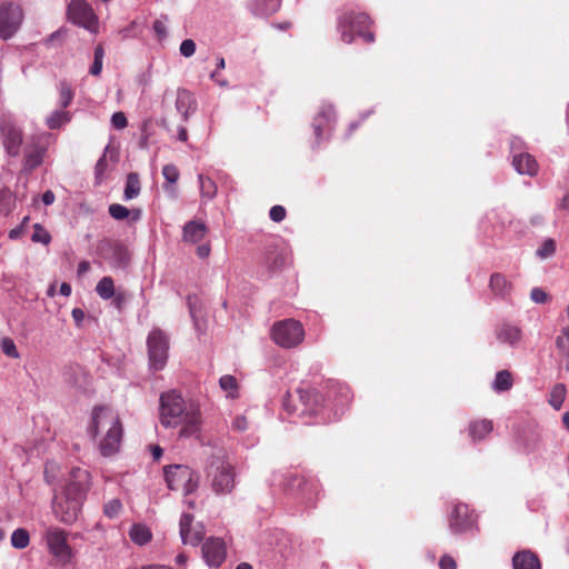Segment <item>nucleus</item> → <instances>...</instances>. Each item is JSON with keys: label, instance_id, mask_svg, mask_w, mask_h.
Here are the masks:
<instances>
[{"label": "nucleus", "instance_id": "ea45409f", "mask_svg": "<svg viewBox=\"0 0 569 569\" xmlns=\"http://www.w3.org/2000/svg\"><path fill=\"white\" fill-rule=\"evenodd\" d=\"M556 252V241L551 238L546 239L541 247L537 250V256L541 259L549 258Z\"/></svg>", "mask_w": 569, "mask_h": 569}, {"label": "nucleus", "instance_id": "aec40b11", "mask_svg": "<svg viewBox=\"0 0 569 569\" xmlns=\"http://www.w3.org/2000/svg\"><path fill=\"white\" fill-rule=\"evenodd\" d=\"M513 569H541L538 556L531 550H521L512 557Z\"/></svg>", "mask_w": 569, "mask_h": 569}, {"label": "nucleus", "instance_id": "f03ea898", "mask_svg": "<svg viewBox=\"0 0 569 569\" xmlns=\"http://www.w3.org/2000/svg\"><path fill=\"white\" fill-rule=\"evenodd\" d=\"M88 432L93 439L100 436L99 451L103 457L117 453L123 438V426L118 411L107 405L96 406Z\"/></svg>", "mask_w": 569, "mask_h": 569}, {"label": "nucleus", "instance_id": "4d7b16f0", "mask_svg": "<svg viewBox=\"0 0 569 569\" xmlns=\"http://www.w3.org/2000/svg\"><path fill=\"white\" fill-rule=\"evenodd\" d=\"M107 167H108V163L106 160V156H103L98 160L96 168H94L97 179L102 178L104 171L107 170Z\"/></svg>", "mask_w": 569, "mask_h": 569}, {"label": "nucleus", "instance_id": "6ab92c4d", "mask_svg": "<svg viewBox=\"0 0 569 569\" xmlns=\"http://www.w3.org/2000/svg\"><path fill=\"white\" fill-rule=\"evenodd\" d=\"M315 487L305 476L298 473H288L284 477L283 489L287 491L307 495Z\"/></svg>", "mask_w": 569, "mask_h": 569}, {"label": "nucleus", "instance_id": "09e8293b", "mask_svg": "<svg viewBox=\"0 0 569 569\" xmlns=\"http://www.w3.org/2000/svg\"><path fill=\"white\" fill-rule=\"evenodd\" d=\"M196 52V42L192 39H186L180 44V53L189 58L193 56Z\"/></svg>", "mask_w": 569, "mask_h": 569}, {"label": "nucleus", "instance_id": "f257e3e1", "mask_svg": "<svg viewBox=\"0 0 569 569\" xmlns=\"http://www.w3.org/2000/svg\"><path fill=\"white\" fill-rule=\"evenodd\" d=\"M159 420L166 428L180 427L179 436L189 438L200 431L201 411L197 403L187 401L177 390H169L160 395Z\"/></svg>", "mask_w": 569, "mask_h": 569}, {"label": "nucleus", "instance_id": "774afa93", "mask_svg": "<svg viewBox=\"0 0 569 569\" xmlns=\"http://www.w3.org/2000/svg\"><path fill=\"white\" fill-rule=\"evenodd\" d=\"M162 449L159 446L151 447V453L156 460H158L162 456Z\"/></svg>", "mask_w": 569, "mask_h": 569}, {"label": "nucleus", "instance_id": "bf43d9fd", "mask_svg": "<svg viewBox=\"0 0 569 569\" xmlns=\"http://www.w3.org/2000/svg\"><path fill=\"white\" fill-rule=\"evenodd\" d=\"M153 30L154 32L157 33V36L161 39V38H164L167 36V27L166 24L160 21V20H156L153 22Z\"/></svg>", "mask_w": 569, "mask_h": 569}, {"label": "nucleus", "instance_id": "a18cd8bd", "mask_svg": "<svg viewBox=\"0 0 569 569\" xmlns=\"http://www.w3.org/2000/svg\"><path fill=\"white\" fill-rule=\"evenodd\" d=\"M122 509V503L119 499H112L104 505V515L109 518L117 517Z\"/></svg>", "mask_w": 569, "mask_h": 569}, {"label": "nucleus", "instance_id": "dca6fc26", "mask_svg": "<svg viewBox=\"0 0 569 569\" xmlns=\"http://www.w3.org/2000/svg\"><path fill=\"white\" fill-rule=\"evenodd\" d=\"M201 552L209 567L218 568L226 560L227 547L222 539L210 537L203 542Z\"/></svg>", "mask_w": 569, "mask_h": 569}, {"label": "nucleus", "instance_id": "ddd939ff", "mask_svg": "<svg viewBox=\"0 0 569 569\" xmlns=\"http://www.w3.org/2000/svg\"><path fill=\"white\" fill-rule=\"evenodd\" d=\"M48 151V140L43 136L32 137L24 147L23 168L32 171L42 164Z\"/></svg>", "mask_w": 569, "mask_h": 569}, {"label": "nucleus", "instance_id": "58836bf2", "mask_svg": "<svg viewBox=\"0 0 569 569\" xmlns=\"http://www.w3.org/2000/svg\"><path fill=\"white\" fill-rule=\"evenodd\" d=\"M104 49L102 44H98L94 49V59L92 66L90 67V74L97 77L101 73Z\"/></svg>", "mask_w": 569, "mask_h": 569}, {"label": "nucleus", "instance_id": "603ef678", "mask_svg": "<svg viewBox=\"0 0 569 569\" xmlns=\"http://www.w3.org/2000/svg\"><path fill=\"white\" fill-rule=\"evenodd\" d=\"M530 298L536 303H546L549 299V296L545 290L540 288H533L530 292Z\"/></svg>", "mask_w": 569, "mask_h": 569}, {"label": "nucleus", "instance_id": "423d86ee", "mask_svg": "<svg viewBox=\"0 0 569 569\" xmlns=\"http://www.w3.org/2000/svg\"><path fill=\"white\" fill-rule=\"evenodd\" d=\"M164 477L171 490H181L184 495H189L198 488V475L188 466H168L164 468Z\"/></svg>", "mask_w": 569, "mask_h": 569}, {"label": "nucleus", "instance_id": "4468645a", "mask_svg": "<svg viewBox=\"0 0 569 569\" xmlns=\"http://www.w3.org/2000/svg\"><path fill=\"white\" fill-rule=\"evenodd\" d=\"M91 486V475L87 469L74 467L69 473L68 482L62 492L86 499Z\"/></svg>", "mask_w": 569, "mask_h": 569}, {"label": "nucleus", "instance_id": "a211bd4d", "mask_svg": "<svg viewBox=\"0 0 569 569\" xmlns=\"http://www.w3.org/2000/svg\"><path fill=\"white\" fill-rule=\"evenodd\" d=\"M472 525L473 519L469 507L463 503L456 505L449 518V527L451 531L455 533L463 532L469 530Z\"/></svg>", "mask_w": 569, "mask_h": 569}, {"label": "nucleus", "instance_id": "37998d69", "mask_svg": "<svg viewBox=\"0 0 569 569\" xmlns=\"http://www.w3.org/2000/svg\"><path fill=\"white\" fill-rule=\"evenodd\" d=\"M109 213L110 216L116 220H123L129 217L130 211L128 208H126L122 204L119 203H112L109 207Z\"/></svg>", "mask_w": 569, "mask_h": 569}, {"label": "nucleus", "instance_id": "e433bc0d", "mask_svg": "<svg viewBox=\"0 0 569 569\" xmlns=\"http://www.w3.org/2000/svg\"><path fill=\"white\" fill-rule=\"evenodd\" d=\"M60 106L62 109L67 108L73 100L74 92L72 87L67 81H61L59 84Z\"/></svg>", "mask_w": 569, "mask_h": 569}, {"label": "nucleus", "instance_id": "de8ad7c7", "mask_svg": "<svg viewBox=\"0 0 569 569\" xmlns=\"http://www.w3.org/2000/svg\"><path fill=\"white\" fill-rule=\"evenodd\" d=\"M13 201V197L8 190H1L0 191V206L2 207L1 210L6 213H9L11 211V203Z\"/></svg>", "mask_w": 569, "mask_h": 569}, {"label": "nucleus", "instance_id": "cd10ccee", "mask_svg": "<svg viewBox=\"0 0 569 569\" xmlns=\"http://www.w3.org/2000/svg\"><path fill=\"white\" fill-rule=\"evenodd\" d=\"M512 375L508 370H500L497 372L492 388L498 392L508 391L512 388Z\"/></svg>", "mask_w": 569, "mask_h": 569}, {"label": "nucleus", "instance_id": "a878e982", "mask_svg": "<svg viewBox=\"0 0 569 569\" xmlns=\"http://www.w3.org/2000/svg\"><path fill=\"white\" fill-rule=\"evenodd\" d=\"M497 339L500 342L508 343V345H515L517 343L521 338V331L519 328L510 325H502L500 326L497 331Z\"/></svg>", "mask_w": 569, "mask_h": 569}, {"label": "nucleus", "instance_id": "7c9ffc66", "mask_svg": "<svg viewBox=\"0 0 569 569\" xmlns=\"http://www.w3.org/2000/svg\"><path fill=\"white\" fill-rule=\"evenodd\" d=\"M140 192V180L139 174L131 172L127 177L124 198L127 200L136 198Z\"/></svg>", "mask_w": 569, "mask_h": 569}, {"label": "nucleus", "instance_id": "bb28decb", "mask_svg": "<svg viewBox=\"0 0 569 569\" xmlns=\"http://www.w3.org/2000/svg\"><path fill=\"white\" fill-rule=\"evenodd\" d=\"M333 118V110L331 108L321 110L317 117L315 118V121L312 123L315 134L318 141L322 138V131L323 127L329 124L331 119Z\"/></svg>", "mask_w": 569, "mask_h": 569}, {"label": "nucleus", "instance_id": "39448f33", "mask_svg": "<svg viewBox=\"0 0 569 569\" xmlns=\"http://www.w3.org/2000/svg\"><path fill=\"white\" fill-rule=\"evenodd\" d=\"M320 405L319 395L311 389L299 388L295 393L288 392L283 400V408L290 415L299 417L311 416L317 412Z\"/></svg>", "mask_w": 569, "mask_h": 569}, {"label": "nucleus", "instance_id": "79ce46f5", "mask_svg": "<svg viewBox=\"0 0 569 569\" xmlns=\"http://www.w3.org/2000/svg\"><path fill=\"white\" fill-rule=\"evenodd\" d=\"M162 174H163L166 181L170 184L176 183L180 177V172L174 164H166L162 168Z\"/></svg>", "mask_w": 569, "mask_h": 569}, {"label": "nucleus", "instance_id": "680f3d73", "mask_svg": "<svg viewBox=\"0 0 569 569\" xmlns=\"http://www.w3.org/2000/svg\"><path fill=\"white\" fill-rule=\"evenodd\" d=\"M56 196L51 190H47L42 194V201L46 206L52 204L54 202Z\"/></svg>", "mask_w": 569, "mask_h": 569}, {"label": "nucleus", "instance_id": "f8f14e48", "mask_svg": "<svg viewBox=\"0 0 569 569\" xmlns=\"http://www.w3.org/2000/svg\"><path fill=\"white\" fill-rule=\"evenodd\" d=\"M0 133L7 153L11 157H18L23 141L22 129L10 119L1 118Z\"/></svg>", "mask_w": 569, "mask_h": 569}, {"label": "nucleus", "instance_id": "c03bdc74", "mask_svg": "<svg viewBox=\"0 0 569 569\" xmlns=\"http://www.w3.org/2000/svg\"><path fill=\"white\" fill-rule=\"evenodd\" d=\"M1 349H2V352L10 358L18 359L20 357L14 341L10 338H4L2 340Z\"/></svg>", "mask_w": 569, "mask_h": 569}, {"label": "nucleus", "instance_id": "6e6552de", "mask_svg": "<svg viewBox=\"0 0 569 569\" xmlns=\"http://www.w3.org/2000/svg\"><path fill=\"white\" fill-rule=\"evenodd\" d=\"M148 359L150 369L153 371L162 370L168 360L169 338L160 329L154 328L147 338Z\"/></svg>", "mask_w": 569, "mask_h": 569}, {"label": "nucleus", "instance_id": "473e14b6", "mask_svg": "<svg viewBox=\"0 0 569 569\" xmlns=\"http://www.w3.org/2000/svg\"><path fill=\"white\" fill-rule=\"evenodd\" d=\"M30 543V535L24 528L16 529L11 535V545L17 549H24Z\"/></svg>", "mask_w": 569, "mask_h": 569}, {"label": "nucleus", "instance_id": "13d9d810", "mask_svg": "<svg viewBox=\"0 0 569 569\" xmlns=\"http://www.w3.org/2000/svg\"><path fill=\"white\" fill-rule=\"evenodd\" d=\"M71 316L73 318V321L77 327H81L82 321L86 318V313L81 308H74L71 312Z\"/></svg>", "mask_w": 569, "mask_h": 569}, {"label": "nucleus", "instance_id": "0eeeda50", "mask_svg": "<svg viewBox=\"0 0 569 569\" xmlns=\"http://www.w3.org/2000/svg\"><path fill=\"white\" fill-rule=\"evenodd\" d=\"M273 341L282 348H295L300 345L305 337L302 325L293 319H286L276 322L271 329Z\"/></svg>", "mask_w": 569, "mask_h": 569}, {"label": "nucleus", "instance_id": "4c0bfd02", "mask_svg": "<svg viewBox=\"0 0 569 569\" xmlns=\"http://www.w3.org/2000/svg\"><path fill=\"white\" fill-rule=\"evenodd\" d=\"M31 240L48 246L51 242V234L40 223H36L33 224Z\"/></svg>", "mask_w": 569, "mask_h": 569}, {"label": "nucleus", "instance_id": "864d4df0", "mask_svg": "<svg viewBox=\"0 0 569 569\" xmlns=\"http://www.w3.org/2000/svg\"><path fill=\"white\" fill-rule=\"evenodd\" d=\"M439 568L440 569H457L456 560L451 556L445 555L440 558Z\"/></svg>", "mask_w": 569, "mask_h": 569}, {"label": "nucleus", "instance_id": "2f4dec72", "mask_svg": "<svg viewBox=\"0 0 569 569\" xmlns=\"http://www.w3.org/2000/svg\"><path fill=\"white\" fill-rule=\"evenodd\" d=\"M71 120V116L68 111H54L50 117L47 119V126L49 129H59L63 124L68 123Z\"/></svg>", "mask_w": 569, "mask_h": 569}, {"label": "nucleus", "instance_id": "2eb2a0df", "mask_svg": "<svg viewBox=\"0 0 569 569\" xmlns=\"http://www.w3.org/2000/svg\"><path fill=\"white\" fill-rule=\"evenodd\" d=\"M67 537V532L59 528H51L46 533L50 552L63 562L71 558V548L68 545Z\"/></svg>", "mask_w": 569, "mask_h": 569}, {"label": "nucleus", "instance_id": "7ed1b4c3", "mask_svg": "<svg viewBox=\"0 0 569 569\" xmlns=\"http://www.w3.org/2000/svg\"><path fill=\"white\" fill-rule=\"evenodd\" d=\"M206 479L216 495L222 496L232 492L236 486V467L224 452L219 451L209 458Z\"/></svg>", "mask_w": 569, "mask_h": 569}, {"label": "nucleus", "instance_id": "b1692460", "mask_svg": "<svg viewBox=\"0 0 569 569\" xmlns=\"http://www.w3.org/2000/svg\"><path fill=\"white\" fill-rule=\"evenodd\" d=\"M493 429V423L489 419L471 421L469 425V435L473 441L485 439Z\"/></svg>", "mask_w": 569, "mask_h": 569}, {"label": "nucleus", "instance_id": "c85d7f7f", "mask_svg": "<svg viewBox=\"0 0 569 569\" xmlns=\"http://www.w3.org/2000/svg\"><path fill=\"white\" fill-rule=\"evenodd\" d=\"M131 540L140 546L146 545L151 539V532L143 525H133L129 531Z\"/></svg>", "mask_w": 569, "mask_h": 569}, {"label": "nucleus", "instance_id": "a19ab883", "mask_svg": "<svg viewBox=\"0 0 569 569\" xmlns=\"http://www.w3.org/2000/svg\"><path fill=\"white\" fill-rule=\"evenodd\" d=\"M284 260L286 258L281 253L270 252L266 257L264 263L270 270H277L284 264Z\"/></svg>", "mask_w": 569, "mask_h": 569}, {"label": "nucleus", "instance_id": "0e129e2a", "mask_svg": "<svg viewBox=\"0 0 569 569\" xmlns=\"http://www.w3.org/2000/svg\"><path fill=\"white\" fill-rule=\"evenodd\" d=\"M22 232H23V228H22V226H19L17 228L10 230L9 238L13 239V240L18 239L21 236Z\"/></svg>", "mask_w": 569, "mask_h": 569}, {"label": "nucleus", "instance_id": "052dcab7", "mask_svg": "<svg viewBox=\"0 0 569 569\" xmlns=\"http://www.w3.org/2000/svg\"><path fill=\"white\" fill-rule=\"evenodd\" d=\"M211 248L209 243L201 244L197 248V256L201 259H206L210 256Z\"/></svg>", "mask_w": 569, "mask_h": 569}, {"label": "nucleus", "instance_id": "c9c22d12", "mask_svg": "<svg viewBox=\"0 0 569 569\" xmlns=\"http://www.w3.org/2000/svg\"><path fill=\"white\" fill-rule=\"evenodd\" d=\"M219 385L223 391L228 393L230 398L238 397V381L231 375H224L219 379Z\"/></svg>", "mask_w": 569, "mask_h": 569}, {"label": "nucleus", "instance_id": "9d476101", "mask_svg": "<svg viewBox=\"0 0 569 569\" xmlns=\"http://www.w3.org/2000/svg\"><path fill=\"white\" fill-rule=\"evenodd\" d=\"M23 19L22 9L12 2L0 4V38L8 40L14 36Z\"/></svg>", "mask_w": 569, "mask_h": 569}, {"label": "nucleus", "instance_id": "c756f323", "mask_svg": "<svg viewBox=\"0 0 569 569\" xmlns=\"http://www.w3.org/2000/svg\"><path fill=\"white\" fill-rule=\"evenodd\" d=\"M200 183V193L203 199L211 200L217 194V184L216 182L203 174H199L198 177Z\"/></svg>", "mask_w": 569, "mask_h": 569}, {"label": "nucleus", "instance_id": "20e7f679", "mask_svg": "<svg viewBox=\"0 0 569 569\" xmlns=\"http://www.w3.org/2000/svg\"><path fill=\"white\" fill-rule=\"evenodd\" d=\"M372 24L367 13L346 10L338 17L337 29L345 43H352L356 38L362 39L366 43H372L375 41Z\"/></svg>", "mask_w": 569, "mask_h": 569}, {"label": "nucleus", "instance_id": "5fc2aeb1", "mask_svg": "<svg viewBox=\"0 0 569 569\" xmlns=\"http://www.w3.org/2000/svg\"><path fill=\"white\" fill-rule=\"evenodd\" d=\"M232 428L237 431H244L248 429V420L244 416H238L232 421Z\"/></svg>", "mask_w": 569, "mask_h": 569}, {"label": "nucleus", "instance_id": "6e6d98bb", "mask_svg": "<svg viewBox=\"0 0 569 569\" xmlns=\"http://www.w3.org/2000/svg\"><path fill=\"white\" fill-rule=\"evenodd\" d=\"M57 469L56 463L47 462L44 467V479L48 483H52L54 481V476L52 475Z\"/></svg>", "mask_w": 569, "mask_h": 569}, {"label": "nucleus", "instance_id": "f704fd0d", "mask_svg": "<svg viewBox=\"0 0 569 569\" xmlns=\"http://www.w3.org/2000/svg\"><path fill=\"white\" fill-rule=\"evenodd\" d=\"M97 293L104 300L114 295V283L111 277H103L96 287Z\"/></svg>", "mask_w": 569, "mask_h": 569}, {"label": "nucleus", "instance_id": "393cba45", "mask_svg": "<svg viewBox=\"0 0 569 569\" xmlns=\"http://www.w3.org/2000/svg\"><path fill=\"white\" fill-rule=\"evenodd\" d=\"M489 287L493 295L506 298L511 292V283L501 273H493L490 277Z\"/></svg>", "mask_w": 569, "mask_h": 569}, {"label": "nucleus", "instance_id": "5701e85b", "mask_svg": "<svg viewBox=\"0 0 569 569\" xmlns=\"http://www.w3.org/2000/svg\"><path fill=\"white\" fill-rule=\"evenodd\" d=\"M196 108V101L192 93L187 89H179L176 99V109L181 113L183 120L188 119L189 112Z\"/></svg>", "mask_w": 569, "mask_h": 569}, {"label": "nucleus", "instance_id": "412c9836", "mask_svg": "<svg viewBox=\"0 0 569 569\" xmlns=\"http://www.w3.org/2000/svg\"><path fill=\"white\" fill-rule=\"evenodd\" d=\"M512 164L520 174H528L532 177L538 172V163L529 153L516 154L513 157Z\"/></svg>", "mask_w": 569, "mask_h": 569}, {"label": "nucleus", "instance_id": "f3484780", "mask_svg": "<svg viewBox=\"0 0 569 569\" xmlns=\"http://www.w3.org/2000/svg\"><path fill=\"white\" fill-rule=\"evenodd\" d=\"M193 516L183 513L180 519V536L183 543L197 546L204 537V529L201 525L192 527Z\"/></svg>", "mask_w": 569, "mask_h": 569}, {"label": "nucleus", "instance_id": "3c124183", "mask_svg": "<svg viewBox=\"0 0 569 569\" xmlns=\"http://www.w3.org/2000/svg\"><path fill=\"white\" fill-rule=\"evenodd\" d=\"M111 123L116 129H124L128 126V120L126 114L119 111L112 114Z\"/></svg>", "mask_w": 569, "mask_h": 569}, {"label": "nucleus", "instance_id": "72a5a7b5", "mask_svg": "<svg viewBox=\"0 0 569 569\" xmlns=\"http://www.w3.org/2000/svg\"><path fill=\"white\" fill-rule=\"evenodd\" d=\"M566 398V387L562 383H557L553 386L550 397H549V403L552 408L556 410H559L565 401Z\"/></svg>", "mask_w": 569, "mask_h": 569}, {"label": "nucleus", "instance_id": "4be33fe9", "mask_svg": "<svg viewBox=\"0 0 569 569\" xmlns=\"http://www.w3.org/2000/svg\"><path fill=\"white\" fill-rule=\"evenodd\" d=\"M207 234V226L201 221H189L183 227L182 239L184 242L197 243Z\"/></svg>", "mask_w": 569, "mask_h": 569}, {"label": "nucleus", "instance_id": "338daca9", "mask_svg": "<svg viewBox=\"0 0 569 569\" xmlns=\"http://www.w3.org/2000/svg\"><path fill=\"white\" fill-rule=\"evenodd\" d=\"M178 139L182 142H186L188 140V132L184 127H180L178 130Z\"/></svg>", "mask_w": 569, "mask_h": 569}, {"label": "nucleus", "instance_id": "49530a36", "mask_svg": "<svg viewBox=\"0 0 569 569\" xmlns=\"http://www.w3.org/2000/svg\"><path fill=\"white\" fill-rule=\"evenodd\" d=\"M261 6V10L266 14L276 12L280 7V0H257Z\"/></svg>", "mask_w": 569, "mask_h": 569}, {"label": "nucleus", "instance_id": "1a4fd4ad", "mask_svg": "<svg viewBox=\"0 0 569 569\" xmlns=\"http://www.w3.org/2000/svg\"><path fill=\"white\" fill-rule=\"evenodd\" d=\"M83 501L76 496L61 492L54 497L53 513L59 521L70 525L78 519Z\"/></svg>", "mask_w": 569, "mask_h": 569}, {"label": "nucleus", "instance_id": "8fccbe9b", "mask_svg": "<svg viewBox=\"0 0 569 569\" xmlns=\"http://www.w3.org/2000/svg\"><path fill=\"white\" fill-rule=\"evenodd\" d=\"M286 214H287V211H286L284 207L279 206V204L273 206L269 212L270 219L274 222H281L286 218Z\"/></svg>", "mask_w": 569, "mask_h": 569}, {"label": "nucleus", "instance_id": "e2e57ef3", "mask_svg": "<svg viewBox=\"0 0 569 569\" xmlns=\"http://www.w3.org/2000/svg\"><path fill=\"white\" fill-rule=\"evenodd\" d=\"M89 269H90L89 261L83 260V261L79 262V264H78V273L79 274H83V273L88 272Z\"/></svg>", "mask_w": 569, "mask_h": 569}, {"label": "nucleus", "instance_id": "69168bd1", "mask_svg": "<svg viewBox=\"0 0 569 569\" xmlns=\"http://www.w3.org/2000/svg\"><path fill=\"white\" fill-rule=\"evenodd\" d=\"M60 293L66 297L70 296L71 295V286L67 282H63L60 286Z\"/></svg>", "mask_w": 569, "mask_h": 569}, {"label": "nucleus", "instance_id": "9b49d317", "mask_svg": "<svg viewBox=\"0 0 569 569\" xmlns=\"http://www.w3.org/2000/svg\"><path fill=\"white\" fill-rule=\"evenodd\" d=\"M69 20L87 30L97 29V16L91 6L84 0H71L68 6Z\"/></svg>", "mask_w": 569, "mask_h": 569}]
</instances>
